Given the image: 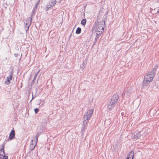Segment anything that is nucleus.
Here are the masks:
<instances>
[{
    "mask_svg": "<svg viewBox=\"0 0 159 159\" xmlns=\"http://www.w3.org/2000/svg\"><path fill=\"white\" fill-rule=\"evenodd\" d=\"M141 136L140 133L139 131H135L134 133L131 134V137L134 139L136 140Z\"/></svg>",
    "mask_w": 159,
    "mask_h": 159,
    "instance_id": "6",
    "label": "nucleus"
},
{
    "mask_svg": "<svg viewBox=\"0 0 159 159\" xmlns=\"http://www.w3.org/2000/svg\"><path fill=\"white\" fill-rule=\"evenodd\" d=\"M37 143V142H36L35 139H34L32 140L31 141L30 145V149L31 150L34 149Z\"/></svg>",
    "mask_w": 159,
    "mask_h": 159,
    "instance_id": "7",
    "label": "nucleus"
},
{
    "mask_svg": "<svg viewBox=\"0 0 159 159\" xmlns=\"http://www.w3.org/2000/svg\"><path fill=\"white\" fill-rule=\"evenodd\" d=\"M34 111L35 114H37L39 112V109L37 108H36L34 109Z\"/></svg>",
    "mask_w": 159,
    "mask_h": 159,
    "instance_id": "23",
    "label": "nucleus"
},
{
    "mask_svg": "<svg viewBox=\"0 0 159 159\" xmlns=\"http://www.w3.org/2000/svg\"><path fill=\"white\" fill-rule=\"evenodd\" d=\"M37 8L34 7L32 11V13H33V15H34L35 14V12L36 11Z\"/></svg>",
    "mask_w": 159,
    "mask_h": 159,
    "instance_id": "22",
    "label": "nucleus"
},
{
    "mask_svg": "<svg viewBox=\"0 0 159 159\" xmlns=\"http://www.w3.org/2000/svg\"><path fill=\"white\" fill-rule=\"evenodd\" d=\"M39 1H40V0H39V1L37 2V3H38V4H39Z\"/></svg>",
    "mask_w": 159,
    "mask_h": 159,
    "instance_id": "28",
    "label": "nucleus"
},
{
    "mask_svg": "<svg viewBox=\"0 0 159 159\" xmlns=\"http://www.w3.org/2000/svg\"><path fill=\"white\" fill-rule=\"evenodd\" d=\"M40 134L39 133H38L36 134L35 138L34 136V137L33 138L34 139H35V141H36V142H37L38 141V139L39 135Z\"/></svg>",
    "mask_w": 159,
    "mask_h": 159,
    "instance_id": "14",
    "label": "nucleus"
},
{
    "mask_svg": "<svg viewBox=\"0 0 159 159\" xmlns=\"http://www.w3.org/2000/svg\"><path fill=\"white\" fill-rule=\"evenodd\" d=\"M13 71H11L10 73H9V76H8V77H9V78L11 80L12 79V76H13Z\"/></svg>",
    "mask_w": 159,
    "mask_h": 159,
    "instance_id": "17",
    "label": "nucleus"
},
{
    "mask_svg": "<svg viewBox=\"0 0 159 159\" xmlns=\"http://www.w3.org/2000/svg\"><path fill=\"white\" fill-rule=\"evenodd\" d=\"M86 22V20L85 19H83L81 21V24L83 25H85Z\"/></svg>",
    "mask_w": 159,
    "mask_h": 159,
    "instance_id": "18",
    "label": "nucleus"
},
{
    "mask_svg": "<svg viewBox=\"0 0 159 159\" xmlns=\"http://www.w3.org/2000/svg\"><path fill=\"white\" fill-rule=\"evenodd\" d=\"M158 67V66L156 65L153 68L152 70V71H150L151 72L153 73L154 74H155V73L156 72L157 69Z\"/></svg>",
    "mask_w": 159,
    "mask_h": 159,
    "instance_id": "12",
    "label": "nucleus"
},
{
    "mask_svg": "<svg viewBox=\"0 0 159 159\" xmlns=\"http://www.w3.org/2000/svg\"><path fill=\"white\" fill-rule=\"evenodd\" d=\"M15 132L14 130H12L10 132V135L9 136V138L10 140H12L15 136Z\"/></svg>",
    "mask_w": 159,
    "mask_h": 159,
    "instance_id": "10",
    "label": "nucleus"
},
{
    "mask_svg": "<svg viewBox=\"0 0 159 159\" xmlns=\"http://www.w3.org/2000/svg\"><path fill=\"white\" fill-rule=\"evenodd\" d=\"M93 110L92 109L89 110L87 113L84 114V124L87 125L89 122V120L93 113Z\"/></svg>",
    "mask_w": 159,
    "mask_h": 159,
    "instance_id": "3",
    "label": "nucleus"
},
{
    "mask_svg": "<svg viewBox=\"0 0 159 159\" xmlns=\"http://www.w3.org/2000/svg\"><path fill=\"white\" fill-rule=\"evenodd\" d=\"M34 97L33 96L31 101H32V100H33L34 99Z\"/></svg>",
    "mask_w": 159,
    "mask_h": 159,
    "instance_id": "29",
    "label": "nucleus"
},
{
    "mask_svg": "<svg viewBox=\"0 0 159 159\" xmlns=\"http://www.w3.org/2000/svg\"><path fill=\"white\" fill-rule=\"evenodd\" d=\"M10 80L9 77H7V79L5 81V84H8L10 82Z\"/></svg>",
    "mask_w": 159,
    "mask_h": 159,
    "instance_id": "15",
    "label": "nucleus"
},
{
    "mask_svg": "<svg viewBox=\"0 0 159 159\" xmlns=\"http://www.w3.org/2000/svg\"><path fill=\"white\" fill-rule=\"evenodd\" d=\"M125 93H123V94H122V96H124V95H125Z\"/></svg>",
    "mask_w": 159,
    "mask_h": 159,
    "instance_id": "27",
    "label": "nucleus"
},
{
    "mask_svg": "<svg viewBox=\"0 0 159 159\" xmlns=\"http://www.w3.org/2000/svg\"><path fill=\"white\" fill-rule=\"evenodd\" d=\"M38 5V3H36V4H35V6L34 7L37 8Z\"/></svg>",
    "mask_w": 159,
    "mask_h": 159,
    "instance_id": "26",
    "label": "nucleus"
},
{
    "mask_svg": "<svg viewBox=\"0 0 159 159\" xmlns=\"http://www.w3.org/2000/svg\"><path fill=\"white\" fill-rule=\"evenodd\" d=\"M8 156L5 155V157H4L2 159H8Z\"/></svg>",
    "mask_w": 159,
    "mask_h": 159,
    "instance_id": "25",
    "label": "nucleus"
},
{
    "mask_svg": "<svg viewBox=\"0 0 159 159\" xmlns=\"http://www.w3.org/2000/svg\"><path fill=\"white\" fill-rule=\"evenodd\" d=\"M56 0H51L46 6V10H48L52 8L53 7L56 3Z\"/></svg>",
    "mask_w": 159,
    "mask_h": 159,
    "instance_id": "4",
    "label": "nucleus"
},
{
    "mask_svg": "<svg viewBox=\"0 0 159 159\" xmlns=\"http://www.w3.org/2000/svg\"><path fill=\"white\" fill-rule=\"evenodd\" d=\"M119 98V96L117 94H114L110 99V101L114 102L115 103L117 102Z\"/></svg>",
    "mask_w": 159,
    "mask_h": 159,
    "instance_id": "8",
    "label": "nucleus"
},
{
    "mask_svg": "<svg viewBox=\"0 0 159 159\" xmlns=\"http://www.w3.org/2000/svg\"><path fill=\"white\" fill-rule=\"evenodd\" d=\"M99 34H96V37L95 38V39L94 40V44H95L97 42V41L98 40V39H99Z\"/></svg>",
    "mask_w": 159,
    "mask_h": 159,
    "instance_id": "21",
    "label": "nucleus"
},
{
    "mask_svg": "<svg viewBox=\"0 0 159 159\" xmlns=\"http://www.w3.org/2000/svg\"><path fill=\"white\" fill-rule=\"evenodd\" d=\"M39 71H40L39 70H38V72L35 74V75L34 76V79L33 80V82L34 83V81L36 79L37 77V76L39 74Z\"/></svg>",
    "mask_w": 159,
    "mask_h": 159,
    "instance_id": "13",
    "label": "nucleus"
},
{
    "mask_svg": "<svg viewBox=\"0 0 159 159\" xmlns=\"http://www.w3.org/2000/svg\"><path fill=\"white\" fill-rule=\"evenodd\" d=\"M0 159H2V158H1V157H0Z\"/></svg>",
    "mask_w": 159,
    "mask_h": 159,
    "instance_id": "30",
    "label": "nucleus"
},
{
    "mask_svg": "<svg viewBox=\"0 0 159 159\" xmlns=\"http://www.w3.org/2000/svg\"><path fill=\"white\" fill-rule=\"evenodd\" d=\"M134 158L133 157H127V158L126 159H133Z\"/></svg>",
    "mask_w": 159,
    "mask_h": 159,
    "instance_id": "24",
    "label": "nucleus"
},
{
    "mask_svg": "<svg viewBox=\"0 0 159 159\" xmlns=\"http://www.w3.org/2000/svg\"><path fill=\"white\" fill-rule=\"evenodd\" d=\"M109 103L110 105H111L112 106L114 107L115 106V103L114 102H113L110 100L109 101Z\"/></svg>",
    "mask_w": 159,
    "mask_h": 159,
    "instance_id": "19",
    "label": "nucleus"
},
{
    "mask_svg": "<svg viewBox=\"0 0 159 159\" xmlns=\"http://www.w3.org/2000/svg\"><path fill=\"white\" fill-rule=\"evenodd\" d=\"M81 31V29L80 27H78L76 30V33L77 34H80Z\"/></svg>",
    "mask_w": 159,
    "mask_h": 159,
    "instance_id": "16",
    "label": "nucleus"
},
{
    "mask_svg": "<svg viewBox=\"0 0 159 159\" xmlns=\"http://www.w3.org/2000/svg\"><path fill=\"white\" fill-rule=\"evenodd\" d=\"M114 107L112 106L111 105H110L109 103L107 104V108L110 110H111Z\"/></svg>",
    "mask_w": 159,
    "mask_h": 159,
    "instance_id": "20",
    "label": "nucleus"
},
{
    "mask_svg": "<svg viewBox=\"0 0 159 159\" xmlns=\"http://www.w3.org/2000/svg\"><path fill=\"white\" fill-rule=\"evenodd\" d=\"M4 148V146H2V148L0 149V157L2 159L5 156Z\"/></svg>",
    "mask_w": 159,
    "mask_h": 159,
    "instance_id": "9",
    "label": "nucleus"
},
{
    "mask_svg": "<svg viewBox=\"0 0 159 159\" xmlns=\"http://www.w3.org/2000/svg\"><path fill=\"white\" fill-rule=\"evenodd\" d=\"M105 25V21L102 20L98 24L96 28V34H101L104 31V27Z\"/></svg>",
    "mask_w": 159,
    "mask_h": 159,
    "instance_id": "2",
    "label": "nucleus"
},
{
    "mask_svg": "<svg viewBox=\"0 0 159 159\" xmlns=\"http://www.w3.org/2000/svg\"><path fill=\"white\" fill-rule=\"evenodd\" d=\"M155 74L153 72H150L147 73L144 76V79L143 81L141 86L142 89H147V86L149 84L153 79Z\"/></svg>",
    "mask_w": 159,
    "mask_h": 159,
    "instance_id": "1",
    "label": "nucleus"
},
{
    "mask_svg": "<svg viewBox=\"0 0 159 159\" xmlns=\"http://www.w3.org/2000/svg\"><path fill=\"white\" fill-rule=\"evenodd\" d=\"M134 151H131L128 154L127 157H133L134 158Z\"/></svg>",
    "mask_w": 159,
    "mask_h": 159,
    "instance_id": "11",
    "label": "nucleus"
},
{
    "mask_svg": "<svg viewBox=\"0 0 159 159\" xmlns=\"http://www.w3.org/2000/svg\"><path fill=\"white\" fill-rule=\"evenodd\" d=\"M31 18H28L26 20L25 25V29L26 31H27L29 29V27L31 25Z\"/></svg>",
    "mask_w": 159,
    "mask_h": 159,
    "instance_id": "5",
    "label": "nucleus"
}]
</instances>
